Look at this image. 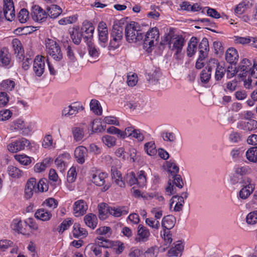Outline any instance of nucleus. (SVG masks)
I'll use <instances>...</instances> for the list:
<instances>
[{
	"mask_svg": "<svg viewBox=\"0 0 257 257\" xmlns=\"http://www.w3.org/2000/svg\"><path fill=\"white\" fill-rule=\"evenodd\" d=\"M124 20L115 21L113 25L112 29L110 34L112 40L109 43V48L110 50H115L118 48L123 38V28L122 25L123 24Z\"/></svg>",
	"mask_w": 257,
	"mask_h": 257,
	"instance_id": "f257e3e1",
	"label": "nucleus"
},
{
	"mask_svg": "<svg viewBox=\"0 0 257 257\" xmlns=\"http://www.w3.org/2000/svg\"><path fill=\"white\" fill-rule=\"evenodd\" d=\"M125 36L128 43H136L142 40L144 35L139 24L131 22L125 27Z\"/></svg>",
	"mask_w": 257,
	"mask_h": 257,
	"instance_id": "f03ea898",
	"label": "nucleus"
},
{
	"mask_svg": "<svg viewBox=\"0 0 257 257\" xmlns=\"http://www.w3.org/2000/svg\"><path fill=\"white\" fill-rule=\"evenodd\" d=\"M45 45L47 53L56 61H60L63 58V53L59 45L55 41L47 38Z\"/></svg>",
	"mask_w": 257,
	"mask_h": 257,
	"instance_id": "7ed1b4c3",
	"label": "nucleus"
},
{
	"mask_svg": "<svg viewBox=\"0 0 257 257\" xmlns=\"http://www.w3.org/2000/svg\"><path fill=\"white\" fill-rule=\"evenodd\" d=\"M168 42L169 48L171 51H175L176 58L179 59V55L181 52L185 44L184 39L181 36H176L171 37L168 35L165 38L164 42ZM165 42L164 43V44Z\"/></svg>",
	"mask_w": 257,
	"mask_h": 257,
	"instance_id": "20e7f679",
	"label": "nucleus"
},
{
	"mask_svg": "<svg viewBox=\"0 0 257 257\" xmlns=\"http://www.w3.org/2000/svg\"><path fill=\"white\" fill-rule=\"evenodd\" d=\"M31 147L30 142L24 138H22L10 144L8 146V149L12 153H16L21 150H29Z\"/></svg>",
	"mask_w": 257,
	"mask_h": 257,
	"instance_id": "39448f33",
	"label": "nucleus"
},
{
	"mask_svg": "<svg viewBox=\"0 0 257 257\" xmlns=\"http://www.w3.org/2000/svg\"><path fill=\"white\" fill-rule=\"evenodd\" d=\"M159 37V32L158 28L155 27L147 32L144 40V47L147 48V51L154 46L155 40H157Z\"/></svg>",
	"mask_w": 257,
	"mask_h": 257,
	"instance_id": "423d86ee",
	"label": "nucleus"
},
{
	"mask_svg": "<svg viewBox=\"0 0 257 257\" xmlns=\"http://www.w3.org/2000/svg\"><path fill=\"white\" fill-rule=\"evenodd\" d=\"M107 178V174L104 172L96 173L92 174L91 181L96 186L102 187V192L107 191L110 188V185L105 184V179Z\"/></svg>",
	"mask_w": 257,
	"mask_h": 257,
	"instance_id": "0eeeda50",
	"label": "nucleus"
},
{
	"mask_svg": "<svg viewBox=\"0 0 257 257\" xmlns=\"http://www.w3.org/2000/svg\"><path fill=\"white\" fill-rule=\"evenodd\" d=\"M249 178H245L240 183L242 184L243 188L240 190L239 195L242 199H246L254 190V185L251 183Z\"/></svg>",
	"mask_w": 257,
	"mask_h": 257,
	"instance_id": "6e6552de",
	"label": "nucleus"
},
{
	"mask_svg": "<svg viewBox=\"0 0 257 257\" xmlns=\"http://www.w3.org/2000/svg\"><path fill=\"white\" fill-rule=\"evenodd\" d=\"M80 29L82 34H83V40L85 42L92 41L94 27L91 23L88 21H84Z\"/></svg>",
	"mask_w": 257,
	"mask_h": 257,
	"instance_id": "1a4fd4ad",
	"label": "nucleus"
},
{
	"mask_svg": "<svg viewBox=\"0 0 257 257\" xmlns=\"http://www.w3.org/2000/svg\"><path fill=\"white\" fill-rule=\"evenodd\" d=\"M3 13L7 21H12L14 20L16 14L13 0H4Z\"/></svg>",
	"mask_w": 257,
	"mask_h": 257,
	"instance_id": "9d476101",
	"label": "nucleus"
},
{
	"mask_svg": "<svg viewBox=\"0 0 257 257\" xmlns=\"http://www.w3.org/2000/svg\"><path fill=\"white\" fill-rule=\"evenodd\" d=\"M38 192L37 190L36 179L34 178L29 179L25 185L24 197L29 199L32 197L34 193Z\"/></svg>",
	"mask_w": 257,
	"mask_h": 257,
	"instance_id": "9b49d317",
	"label": "nucleus"
},
{
	"mask_svg": "<svg viewBox=\"0 0 257 257\" xmlns=\"http://www.w3.org/2000/svg\"><path fill=\"white\" fill-rule=\"evenodd\" d=\"M45 67V58L37 56L34 60L33 71L38 77L41 76L44 72Z\"/></svg>",
	"mask_w": 257,
	"mask_h": 257,
	"instance_id": "f8f14e48",
	"label": "nucleus"
},
{
	"mask_svg": "<svg viewBox=\"0 0 257 257\" xmlns=\"http://www.w3.org/2000/svg\"><path fill=\"white\" fill-rule=\"evenodd\" d=\"M33 20L37 22H42L48 17L47 11L43 10L40 6L35 5L32 7L31 13Z\"/></svg>",
	"mask_w": 257,
	"mask_h": 257,
	"instance_id": "ddd939ff",
	"label": "nucleus"
},
{
	"mask_svg": "<svg viewBox=\"0 0 257 257\" xmlns=\"http://www.w3.org/2000/svg\"><path fill=\"white\" fill-rule=\"evenodd\" d=\"M251 65V61L245 58L241 60L237 68L239 77L242 79L246 77L248 72L252 69Z\"/></svg>",
	"mask_w": 257,
	"mask_h": 257,
	"instance_id": "4468645a",
	"label": "nucleus"
},
{
	"mask_svg": "<svg viewBox=\"0 0 257 257\" xmlns=\"http://www.w3.org/2000/svg\"><path fill=\"white\" fill-rule=\"evenodd\" d=\"M236 127L244 131H254L257 128V121L254 119L240 120L237 122Z\"/></svg>",
	"mask_w": 257,
	"mask_h": 257,
	"instance_id": "2eb2a0df",
	"label": "nucleus"
},
{
	"mask_svg": "<svg viewBox=\"0 0 257 257\" xmlns=\"http://www.w3.org/2000/svg\"><path fill=\"white\" fill-rule=\"evenodd\" d=\"M98 38L100 45L105 47V44L108 40V31L105 23L100 22L98 26Z\"/></svg>",
	"mask_w": 257,
	"mask_h": 257,
	"instance_id": "dca6fc26",
	"label": "nucleus"
},
{
	"mask_svg": "<svg viewBox=\"0 0 257 257\" xmlns=\"http://www.w3.org/2000/svg\"><path fill=\"white\" fill-rule=\"evenodd\" d=\"M13 127L15 130L20 131L21 134L23 136H28L31 131V127L26 125L24 121L21 119L15 120Z\"/></svg>",
	"mask_w": 257,
	"mask_h": 257,
	"instance_id": "f3484780",
	"label": "nucleus"
},
{
	"mask_svg": "<svg viewBox=\"0 0 257 257\" xmlns=\"http://www.w3.org/2000/svg\"><path fill=\"white\" fill-rule=\"evenodd\" d=\"M137 234L136 240L139 242H145L149 240L150 236L149 230L142 224H139L138 227Z\"/></svg>",
	"mask_w": 257,
	"mask_h": 257,
	"instance_id": "a211bd4d",
	"label": "nucleus"
},
{
	"mask_svg": "<svg viewBox=\"0 0 257 257\" xmlns=\"http://www.w3.org/2000/svg\"><path fill=\"white\" fill-rule=\"evenodd\" d=\"M88 206L83 200H79L74 204L73 211L76 216L83 215L87 210Z\"/></svg>",
	"mask_w": 257,
	"mask_h": 257,
	"instance_id": "6ab92c4d",
	"label": "nucleus"
},
{
	"mask_svg": "<svg viewBox=\"0 0 257 257\" xmlns=\"http://www.w3.org/2000/svg\"><path fill=\"white\" fill-rule=\"evenodd\" d=\"M176 222V217L173 215H168L164 216L161 222L163 229L165 230H170L174 227Z\"/></svg>",
	"mask_w": 257,
	"mask_h": 257,
	"instance_id": "aec40b11",
	"label": "nucleus"
},
{
	"mask_svg": "<svg viewBox=\"0 0 257 257\" xmlns=\"http://www.w3.org/2000/svg\"><path fill=\"white\" fill-rule=\"evenodd\" d=\"M87 153V149L83 146L76 148L74 151V156L77 163L83 164L85 161V157Z\"/></svg>",
	"mask_w": 257,
	"mask_h": 257,
	"instance_id": "412c9836",
	"label": "nucleus"
},
{
	"mask_svg": "<svg viewBox=\"0 0 257 257\" xmlns=\"http://www.w3.org/2000/svg\"><path fill=\"white\" fill-rule=\"evenodd\" d=\"M111 175L112 181L120 187H125V183L122 180L121 174L117 170L115 167L112 166L111 168Z\"/></svg>",
	"mask_w": 257,
	"mask_h": 257,
	"instance_id": "4be33fe9",
	"label": "nucleus"
},
{
	"mask_svg": "<svg viewBox=\"0 0 257 257\" xmlns=\"http://www.w3.org/2000/svg\"><path fill=\"white\" fill-rule=\"evenodd\" d=\"M71 39L75 45H79L83 38V34L81 32L79 27L77 26L73 28L69 31Z\"/></svg>",
	"mask_w": 257,
	"mask_h": 257,
	"instance_id": "5701e85b",
	"label": "nucleus"
},
{
	"mask_svg": "<svg viewBox=\"0 0 257 257\" xmlns=\"http://www.w3.org/2000/svg\"><path fill=\"white\" fill-rule=\"evenodd\" d=\"M238 55L237 50L234 48L228 49L225 53V59L230 64H235L238 60Z\"/></svg>",
	"mask_w": 257,
	"mask_h": 257,
	"instance_id": "b1692460",
	"label": "nucleus"
},
{
	"mask_svg": "<svg viewBox=\"0 0 257 257\" xmlns=\"http://www.w3.org/2000/svg\"><path fill=\"white\" fill-rule=\"evenodd\" d=\"M108 213L114 217H119L128 213V209L126 206L110 207L107 209Z\"/></svg>",
	"mask_w": 257,
	"mask_h": 257,
	"instance_id": "393cba45",
	"label": "nucleus"
},
{
	"mask_svg": "<svg viewBox=\"0 0 257 257\" xmlns=\"http://www.w3.org/2000/svg\"><path fill=\"white\" fill-rule=\"evenodd\" d=\"M48 16L52 19H56L62 13V9L58 5H51L46 8Z\"/></svg>",
	"mask_w": 257,
	"mask_h": 257,
	"instance_id": "a878e982",
	"label": "nucleus"
},
{
	"mask_svg": "<svg viewBox=\"0 0 257 257\" xmlns=\"http://www.w3.org/2000/svg\"><path fill=\"white\" fill-rule=\"evenodd\" d=\"M174 202H176V204L174 207V211L175 212L181 211L184 204V201L182 197H178V195L173 196L170 200V207H172Z\"/></svg>",
	"mask_w": 257,
	"mask_h": 257,
	"instance_id": "bb28decb",
	"label": "nucleus"
},
{
	"mask_svg": "<svg viewBox=\"0 0 257 257\" xmlns=\"http://www.w3.org/2000/svg\"><path fill=\"white\" fill-rule=\"evenodd\" d=\"M88 47V53L89 55L91 57L92 59H94V61L89 60L91 62H94L96 61V59H98L99 52V50H98L94 45L92 41H88L86 42Z\"/></svg>",
	"mask_w": 257,
	"mask_h": 257,
	"instance_id": "cd10ccee",
	"label": "nucleus"
},
{
	"mask_svg": "<svg viewBox=\"0 0 257 257\" xmlns=\"http://www.w3.org/2000/svg\"><path fill=\"white\" fill-rule=\"evenodd\" d=\"M88 234L87 230L80 227L79 224L75 223L73 225V235L75 238H83Z\"/></svg>",
	"mask_w": 257,
	"mask_h": 257,
	"instance_id": "c85d7f7f",
	"label": "nucleus"
},
{
	"mask_svg": "<svg viewBox=\"0 0 257 257\" xmlns=\"http://www.w3.org/2000/svg\"><path fill=\"white\" fill-rule=\"evenodd\" d=\"M199 55L202 57H205L209 51V44L208 39L203 38L200 43L198 47Z\"/></svg>",
	"mask_w": 257,
	"mask_h": 257,
	"instance_id": "c756f323",
	"label": "nucleus"
},
{
	"mask_svg": "<svg viewBox=\"0 0 257 257\" xmlns=\"http://www.w3.org/2000/svg\"><path fill=\"white\" fill-rule=\"evenodd\" d=\"M70 155L68 153H64L61 155H59L55 160V163L57 166L58 169L60 171H64L66 168V163L64 160V159H69Z\"/></svg>",
	"mask_w": 257,
	"mask_h": 257,
	"instance_id": "7c9ffc66",
	"label": "nucleus"
},
{
	"mask_svg": "<svg viewBox=\"0 0 257 257\" xmlns=\"http://www.w3.org/2000/svg\"><path fill=\"white\" fill-rule=\"evenodd\" d=\"M84 222L87 226L92 229L96 227L97 224V218L96 216L92 213H89L85 216Z\"/></svg>",
	"mask_w": 257,
	"mask_h": 257,
	"instance_id": "2f4dec72",
	"label": "nucleus"
},
{
	"mask_svg": "<svg viewBox=\"0 0 257 257\" xmlns=\"http://www.w3.org/2000/svg\"><path fill=\"white\" fill-rule=\"evenodd\" d=\"M35 217L42 221H48L50 219L52 214L49 211L44 209H38L35 213Z\"/></svg>",
	"mask_w": 257,
	"mask_h": 257,
	"instance_id": "473e14b6",
	"label": "nucleus"
},
{
	"mask_svg": "<svg viewBox=\"0 0 257 257\" xmlns=\"http://www.w3.org/2000/svg\"><path fill=\"white\" fill-rule=\"evenodd\" d=\"M198 40L197 38L193 37L190 40L187 49V54L188 57H192L197 49Z\"/></svg>",
	"mask_w": 257,
	"mask_h": 257,
	"instance_id": "72a5a7b5",
	"label": "nucleus"
},
{
	"mask_svg": "<svg viewBox=\"0 0 257 257\" xmlns=\"http://www.w3.org/2000/svg\"><path fill=\"white\" fill-rule=\"evenodd\" d=\"M12 45L15 52V54L16 55L17 57H19V59L21 58V57L24 54V49L20 41L18 39H14L12 41Z\"/></svg>",
	"mask_w": 257,
	"mask_h": 257,
	"instance_id": "f704fd0d",
	"label": "nucleus"
},
{
	"mask_svg": "<svg viewBox=\"0 0 257 257\" xmlns=\"http://www.w3.org/2000/svg\"><path fill=\"white\" fill-rule=\"evenodd\" d=\"M235 175L243 177L252 173V169L248 166H238L234 168Z\"/></svg>",
	"mask_w": 257,
	"mask_h": 257,
	"instance_id": "c9c22d12",
	"label": "nucleus"
},
{
	"mask_svg": "<svg viewBox=\"0 0 257 257\" xmlns=\"http://www.w3.org/2000/svg\"><path fill=\"white\" fill-rule=\"evenodd\" d=\"M245 156L249 162L257 163V147L249 148L245 153Z\"/></svg>",
	"mask_w": 257,
	"mask_h": 257,
	"instance_id": "e433bc0d",
	"label": "nucleus"
},
{
	"mask_svg": "<svg viewBox=\"0 0 257 257\" xmlns=\"http://www.w3.org/2000/svg\"><path fill=\"white\" fill-rule=\"evenodd\" d=\"M95 243L98 246H100L104 248H111L114 241L105 239L103 237L99 236L95 238Z\"/></svg>",
	"mask_w": 257,
	"mask_h": 257,
	"instance_id": "4c0bfd02",
	"label": "nucleus"
},
{
	"mask_svg": "<svg viewBox=\"0 0 257 257\" xmlns=\"http://www.w3.org/2000/svg\"><path fill=\"white\" fill-rule=\"evenodd\" d=\"M212 67L208 66L203 69L200 73V80L202 82L207 83L211 77Z\"/></svg>",
	"mask_w": 257,
	"mask_h": 257,
	"instance_id": "58836bf2",
	"label": "nucleus"
},
{
	"mask_svg": "<svg viewBox=\"0 0 257 257\" xmlns=\"http://www.w3.org/2000/svg\"><path fill=\"white\" fill-rule=\"evenodd\" d=\"M214 63H215L216 65L215 78L216 80L219 81L224 76L226 70L223 67L220 66L219 63H217V60H214Z\"/></svg>",
	"mask_w": 257,
	"mask_h": 257,
	"instance_id": "ea45409f",
	"label": "nucleus"
},
{
	"mask_svg": "<svg viewBox=\"0 0 257 257\" xmlns=\"http://www.w3.org/2000/svg\"><path fill=\"white\" fill-rule=\"evenodd\" d=\"M144 149L147 154L150 156H154L157 153L156 145L153 141L146 143L144 145Z\"/></svg>",
	"mask_w": 257,
	"mask_h": 257,
	"instance_id": "a19ab883",
	"label": "nucleus"
},
{
	"mask_svg": "<svg viewBox=\"0 0 257 257\" xmlns=\"http://www.w3.org/2000/svg\"><path fill=\"white\" fill-rule=\"evenodd\" d=\"M9 176L13 178H19L22 176L23 171L13 166H9L7 169Z\"/></svg>",
	"mask_w": 257,
	"mask_h": 257,
	"instance_id": "79ce46f5",
	"label": "nucleus"
},
{
	"mask_svg": "<svg viewBox=\"0 0 257 257\" xmlns=\"http://www.w3.org/2000/svg\"><path fill=\"white\" fill-rule=\"evenodd\" d=\"M90 108L95 114L101 115L102 113V108L98 101L96 99H92L90 102Z\"/></svg>",
	"mask_w": 257,
	"mask_h": 257,
	"instance_id": "37998d69",
	"label": "nucleus"
},
{
	"mask_svg": "<svg viewBox=\"0 0 257 257\" xmlns=\"http://www.w3.org/2000/svg\"><path fill=\"white\" fill-rule=\"evenodd\" d=\"M109 206L104 203H101L98 206L99 217L101 220H104L106 218V214L108 213V209Z\"/></svg>",
	"mask_w": 257,
	"mask_h": 257,
	"instance_id": "c03bdc74",
	"label": "nucleus"
},
{
	"mask_svg": "<svg viewBox=\"0 0 257 257\" xmlns=\"http://www.w3.org/2000/svg\"><path fill=\"white\" fill-rule=\"evenodd\" d=\"M0 61L5 66L10 64V55L5 49H2L0 51Z\"/></svg>",
	"mask_w": 257,
	"mask_h": 257,
	"instance_id": "a18cd8bd",
	"label": "nucleus"
},
{
	"mask_svg": "<svg viewBox=\"0 0 257 257\" xmlns=\"http://www.w3.org/2000/svg\"><path fill=\"white\" fill-rule=\"evenodd\" d=\"M73 138L76 142L80 141L84 137V131L82 128L77 127L72 130Z\"/></svg>",
	"mask_w": 257,
	"mask_h": 257,
	"instance_id": "49530a36",
	"label": "nucleus"
},
{
	"mask_svg": "<svg viewBox=\"0 0 257 257\" xmlns=\"http://www.w3.org/2000/svg\"><path fill=\"white\" fill-rule=\"evenodd\" d=\"M159 76V71L155 70L147 74V79L150 83L155 84L158 82Z\"/></svg>",
	"mask_w": 257,
	"mask_h": 257,
	"instance_id": "de8ad7c7",
	"label": "nucleus"
},
{
	"mask_svg": "<svg viewBox=\"0 0 257 257\" xmlns=\"http://www.w3.org/2000/svg\"><path fill=\"white\" fill-rule=\"evenodd\" d=\"M15 159L24 165H28L31 163V158L25 154L16 155L15 156Z\"/></svg>",
	"mask_w": 257,
	"mask_h": 257,
	"instance_id": "09e8293b",
	"label": "nucleus"
},
{
	"mask_svg": "<svg viewBox=\"0 0 257 257\" xmlns=\"http://www.w3.org/2000/svg\"><path fill=\"white\" fill-rule=\"evenodd\" d=\"M1 85L3 90L11 91L14 88L15 83L13 80L7 79L3 81Z\"/></svg>",
	"mask_w": 257,
	"mask_h": 257,
	"instance_id": "8fccbe9b",
	"label": "nucleus"
},
{
	"mask_svg": "<svg viewBox=\"0 0 257 257\" xmlns=\"http://www.w3.org/2000/svg\"><path fill=\"white\" fill-rule=\"evenodd\" d=\"M47 180L45 179H41L38 183H36L37 190L38 192H46L48 190V185L47 184Z\"/></svg>",
	"mask_w": 257,
	"mask_h": 257,
	"instance_id": "3c124183",
	"label": "nucleus"
},
{
	"mask_svg": "<svg viewBox=\"0 0 257 257\" xmlns=\"http://www.w3.org/2000/svg\"><path fill=\"white\" fill-rule=\"evenodd\" d=\"M145 222L147 225L155 230L158 229L160 226L159 221L153 218H146Z\"/></svg>",
	"mask_w": 257,
	"mask_h": 257,
	"instance_id": "603ef678",
	"label": "nucleus"
},
{
	"mask_svg": "<svg viewBox=\"0 0 257 257\" xmlns=\"http://www.w3.org/2000/svg\"><path fill=\"white\" fill-rule=\"evenodd\" d=\"M246 222L248 224H254L257 223V210L250 212L247 215Z\"/></svg>",
	"mask_w": 257,
	"mask_h": 257,
	"instance_id": "864d4df0",
	"label": "nucleus"
},
{
	"mask_svg": "<svg viewBox=\"0 0 257 257\" xmlns=\"http://www.w3.org/2000/svg\"><path fill=\"white\" fill-rule=\"evenodd\" d=\"M103 143L108 147H111L115 145L116 139L114 137L106 135L102 138Z\"/></svg>",
	"mask_w": 257,
	"mask_h": 257,
	"instance_id": "5fc2aeb1",
	"label": "nucleus"
},
{
	"mask_svg": "<svg viewBox=\"0 0 257 257\" xmlns=\"http://www.w3.org/2000/svg\"><path fill=\"white\" fill-rule=\"evenodd\" d=\"M72 224V221L71 219H66L63 221V222L59 225L57 230L59 233H62L64 231L67 229Z\"/></svg>",
	"mask_w": 257,
	"mask_h": 257,
	"instance_id": "6e6d98bb",
	"label": "nucleus"
},
{
	"mask_svg": "<svg viewBox=\"0 0 257 257\" xmlns=\"http://www.w3.org/2000/svg\"><path fill=\"white\" fill-rule=\"evenodd\" d=\"M137 185L140 187H144L146 183V177L144 171H140L138 172V175L137 177Z\"/></svg>",
	"mask_w": 257,
	"mask_h": 257,
	"instance_id": "4d7b16f0",
	"label": "nucleus"
},
{
	"mask_svg": "<svg viewBox=\"0 0 257 257\" xmlns=\"http://www.w3.org/2000/svg\"><path fill=\"white\" fill-rule=\"evenodd\" d=\"M111 248L115 251L116 254H119L123 251L124 246L123 243L121 241H114Z\"/></svg>",
	"mask_w": 257,
	"mask_h": 257,
	"instance_id": "13d9d810",
	"label": "nucleus"
},
{
	"mask_svg": "<svg viewBox=\"0 0 257 257\" xmlns=\"http://www.w3.org/2000/svg\"><path fill=\"white\" fill-rule=\"evenodd\" d=\"M29 18V12L26 9L21 10L18 14V18L21 23H25Z\"/></svg>",
	"mask_w": 257,
	"mask_h": 257,
	"instance_id": "bf43d9fd",
	"label": "nucleus"
},
{
	"mask_svg": "<svg viewBox=\"0 0 257 257\" xmlns=\"http://www.w3.org/2000/svg\"><path fill=\"white\" fill-rule=\"evenodd\" d=\"M162 137L164 141L170 142L172 143H175L176 140L175 135L172 132L163 133Z\"/></svg>",
	"mask_w": 257,
	"mask_h": 257,
	"instance_id": "052dcab7",
	"label": "nucleus"
},
{
	"mask_svg": "<svg viewBox=\"0 0 257 257\" xmlns=\"http://www.w3.org/2000/svg\"><path fill=\"white\" fill-rule=\"evenodd\" d=\"M77 173L76 171V168L74 167H72L68 171L67 179L68 182L72 183L74 182L76 178Z\"/></svg>",
	"mask_w": 257,
	"mask_h": 257,
	"instance_id": "680f3d73",
	"label": "nucleus"
},
{
	"mask_svg": "<svg viewBox=\"0 0 257 257\" xmlns=\"http://www.w3.org/2000/svg\"><path fill=\"white\" fill-rule=\"evenodd\" d=\"M77 18L75 16H72L62 18L59 21L58 23L60 25H65L69 24H72L75 22Z\"/></svg>",
	"mask_w": 257,
	"mask_h": 257,
	"instance_id": "e2e57ef3",
	"label": "nucleus"
},
{
	"mask_svg": "<svg viewBox=\"0 0 257 257\" xmlns=\"http://www.w3.org/2000/svg\"><path fill=\"white\" fill-rule=\"evenodd\" d=\"M254 37H237L235 39V42L236 43L242 44H247L250 43H253V39Z\"/></svg>",
	"mask_w": 257,
	"mask_h": 257,
	"instance_id": "0e129e2a",
	"label": "nucleus"
},
{
	"mask_svg": "<svg viewBox=\"0 0 257 257\" xmlns=\"http://www.w3.org/2000/svg\"><path fill=\"white\" fill-rule=\"evenodd\" d=\"M158 249L156 246L148 248L145 252V257H156L158 254Z\"/></svg>",
	"mask_w": 257,
	"mask_h": 257,
	"instance_id": "69168bd1",
	"label": "nucleus"
},
{
	"mask_svg": "<svg viewBox=\"0 0 257 257\" xmlns=\"http://www.w3.org/2000/svg\"><path fill=\"white\" fill-rule=\"evenodd\" d=\"M13 242L7 239H2L0 240V249L4 251L6 250L9 247L13 246Z\"/></svg>",
	"mask_w": 257,
	"mask_h": 257,
	"instance_id": "338daca9",
	"label": "nucleus"
},
{
	"mask_svg": "<svg viewBox=\"0 0 257 257\" xmlns=\"http://www.w3.org/2000/svg\"><path fill=\"white\" fill-rule=\"evenodd\" d=\"M50 209H54L58 206V201L53 198H49L44 202Z\"/></svg>",
	"mask_w": 257,
	"mask_h": 257,
	"instance_id": "774afa93",
	"label": "nucleus"
}]
</instances>
